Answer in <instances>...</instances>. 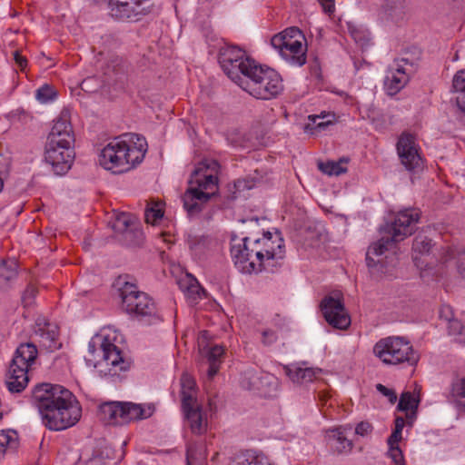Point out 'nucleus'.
Masks as SVG:
<instances>
[{
    "label": "nucleus",
    "instance_id": "obj_1",
    "mask_svg": "<svg viewBox=\"0 0 465 465\" xmlns=\"http://www.w3.org/2000/svg\"><path fill=\"white\" fill-rule=\"evenodd\" d=\"M120 336L116 330L106 327L96 333L88 343V355L85 361L103 377H119L127 371L131 361L119 347Z\"/></svg>",
    "mask_w": 465,
    "mask_h": 465
},
{
    "label": "nucleus",
    "instance_id": "obj_2",
    "mask_svg": "<svg viewBox=\"0 0 465 465\" xmlns=\"http://www.w3.org/2000/svg\"><path fill=\"white\" fill-rule=\"evenodd\" d=\"M147 152L145 139L136 134L114 138L103 148L99 163L114 173H123L140 163Z\"/></svg>",
    "mask_w": 465,
    "mask_h": 465
},
{
    "label": "nucleus",
    "instance_id": "obj_3",
    "mask_svg": "<svg viewBox=\"0 0 465 465\" xmlns=\"http://www.w3.org/2000/svg\"><path fill=\"white\" fill-rule=\"evenodd\" d=\"M419 220L420 211L418 209L408 208L399 212L393 223L389 226L390 236L381 237L369 247L366 254L367 265L369 267L377 266L380 261L376 262L371 256L382 255L393 243L411 235Z\"/></svg>",
    "mask_w": 465,
    "mask_h": 465
},
{
    "label": "nucleus",
    "instance_id": "obj_4",
    "mask_svg": "<svg viewBox=\"0 0 465 465\" xmlns=\"http://www.w3.org/2000/svg\"><path fill=\"white\" fill-rule=\"evenodd\" d=\"M239 86L257 99L269 100L276 97L282 90V78L271 68L255 64L247 76H243Z\"/></svg>",
    "mask_w": 465,
    "mask_h": 465
},
{
    "label": "nucleus",
    "instance_id": "obj_5",
    "mask_svg": "<svg viewBox=\"0 0 465 465\" xmlns=\"http://www.w3.org/2000/svg\"><path fill=\"white\" fill-rule=\"evenodd\" d=\"M37 354V348L32 342L23 343L16 349L5 373V385L11 393H20L27 387L28 371Z\"/></svg>",
    "mask_w": 465,
    "mask_h": 465
},
{
    "label": "nucleus",
    "instance_id": "obj_6",
    "mask_svg": "<svg viewBox=\"0 0 465 465\" xmlns=\"http://www.w3.org/2000/svg\"><path fill=\"white\" fill-rule=\"evenodd\" d=\"M154 407L133 402L107 401L99 406L98 417L105 424L122 425L153 415Z\"/></svg>",
    "mask_w": 465,
    "mask_h": 465
},
{
    "label": "nucleus",
    "instance_id": "obj_7",
    "mask_svg": "<svg viewBox=\"0 0 465 465\" xmlns=\"http://www.w3.org/2000/svg\"><path fill=\"white\" fill-rule=\"evenodd\" d=\"M374 355L384 364L399 365L407 363L414 366L420 360L410 341L401 337H387L380 340L373 347Z\"/></svg>",
    "mask_w": 465,
    "mask_h": 465
},
{
    "label": "nucleus",
    "instance_id": "obj_8",
    "mask_svg": "<svg viewBox=\"0 0 465 465\" xmlns=\"http://www.w3.org/2000/svg\"><path fill=\"white\" fill-rule=\"evenodd\" d=\"M271 45L289 64L302 66L306 63V39L298 27H289L273 35Z\"/></svg>",
    "mask_w": 465,
    "mask_h": 465
},
{
    "label": "nucleus",
    "instance_id": "obj_9",
    "mask_svg": "<svg viewBox=\"0 0 465 465\" xmlns=\"http://www.w3.org/2000/svg\"><path fill=\"white\" fill-rule=\"evenodd\" d=\"M32 401L37 408L42 424L49 430H58V391L51 383L36 385L32 391Z\"/></svg>",
    "mask_w": 465,
    "mask_h": 465
},
{
    "label": "nucleus",
    "instance_id": "obj_10",
    "mask_svg": "<svg viewBox=\"0 0 465 465\" xmlns=\"http://www.w3.org/2000/svg\"><path fill=\"white\" fill-rule=\"evenodd\" d=\"M120 291L123 306L129 314H134L140 320L147 317L149 323L156 319L154 302L145 292H139L134 283L124 282Z\"/></svg>",
    "mask_w": 465,
    "mask_h": 465
},
{
    "label": "nucleus",
    "instance_id": "obj_11",
    "mask_svg": "<svg viewBox=\"0 0 465 465\" xmlns=\"http://www.w3.org/2000/svg\"><path fill=\"white\" fill-rule=\"evenodd\" d=\"M219 63L228 77L238 85L243 76H247L250 69L256 64L246 55L242 49L233 45L225 46L220 50Z\"/></svg>",
    "mask_w": 465,
    "mask_h": 465
},
{
    "label": "nucleus",
    "instance_id": "obj_12",
    "mask_svg": "<svg viewBox=\"0 0 465 465\" xmlns=\"http://www.w3.org/2000/svg\"><path fill=\"white\" fill-rule=\"evenodd\" d=\"M252 241V251L257 252V257L264 262L265 271L273 272L284 257L283 240L279 235H274L273 239L272 234L268 232L262 238Z\"/></svg>",
    "mask_w": 465,
    "mask_h": 465
},
{
    "label": "nucleus",
    "instance_id": "obj_13",
    "mask_svg": "<svg viewBox=\"0 0 465 465\" xmlns=\"http://www.w3.org/2000/svg\"><path fill=\"white\" fill-rule=\"evenodd\" d=\"M60 176L67 173L75 160V137L70 121L69 109L60 113Z\"/></svg>",
    "mask_w": 465,
    "mask_h": 465
},
{
    "label": "nucleus",
    "instance_id": "obj_14",
    "mask_svg": "<svg viewBox=\"0 0 465 465\" xmlns=\"http://www.w3.org/2000/svg\"><path fill=\"white\" fill-rule=\"evenodd\" d=\"M253 242L249 237H244L242 242L231 247V255L235 267L242 273L251 274L265 271L264 262L257 257V252L252 251Z\"/></svg>",
    "mask_w": 465,
    "mask_h": 465
},
{
    "label": "nucleus",
    "instance_id": "obj_15",
    "mask_svg": "<svg viewBox=\"0 0 465 465\" xmlns=\"http://www.w3.org/2000/svg\"><path fill=\"white\" fill-rule=\"evenodd\" d=\"M219 171L220 164L216 160H203L192 173L188 188H194L198 192L212 193L213 197L218 189Z\"/></svg>",
    "mask_w": 465,
    "mask_h": 465
},
{
    "label": "nucleus",
    "instance_id": "obj_16",
    "mask_svg": "<svg viewBox=\"0 0 465 465\" xmlns=\"http://www.w3.org/2000/svg\"><path fill=\"white\" fill-rule=\"evenodd\" d=\"M325 321L338 330H347L351 325V317L345 309L339 293L325 296L320 303Z\"/></svg>",
    "mask_w": 465,
    "mask_h": 465
},
{
    "label": "nucleus",
    "instance_id": "obj_17",
    "mask_svg": "<svg viewBox=\"0 0 465 465\" xmlns=\"http://www.w3.org/2000/svg\"><path fill=\"white\" fill-rule=\"evenodd\" d=\"M396 149L401 164L408 171H415L421 167L422 159L419 153L416 139L412 134H401L397 142Z\"/></svg>",
    "mask_w": 465,
    "mask_h": 465
},
{
    "label": "nucleus",
    "instance_id": "obj_18",
    "mask_svg": "<svg viewBox=\"0 0 465 465\" xmlns=\"http://www.w3.org/2000/svg\"><path fill=\"white\" fill-rule=\"evenodd\" d=\"M81 416L82 408L76 397L60 386V430L74 426Z\"/></svg>",
    "mask_w": 465,
    "mask_h": 465
},
{
    "label": "nucleus",
    "instance_id": "obj_19",
    "mask_svg": "<svg viewBox=\"0 0 465 465\" xmlns=\"http://www.w3.org/2000/svg\"><path fill=\"white\" fill-rule=\"evenodd\" d=\"M110 15L122 21H138L146 14V8L136 0H109Z\"/></svg>",
    "mask_w": 465,
    "mask_h": 465
},
{
    "label": "nucleus",
    "instance_id": "obj_20",
    "mask_svg": "<svg viewBox=\"0 0 465 465\" xmlns=\"http://www.w3.org/2000/svg\"><path fill=\"white\" fill-rule=\"evenodd\" d=\"M408 62L405 59L394 61L387 70L384 85L389 94H398L409 82V74L404 64Z\"/></svg>",
    "mask_w": 465,
    "mask_h": 465
},
{
    "label": "nucleus",
    "instance_id": "obj_21",
    "mask_svg": "<svg viewBox=\"0 0 465 465\" xmlns=\"http://www.w3.org/2000/svg\"><path fill=\"white\" fill-rule=\"evenodd\" d=\"M185 422L191 431L196 435H202L206 432L208 427L207 415L203 411L199 402L182 406Z\"/></svg>",
    "mask_w": 465,
    "mask_h": 465
},
{
    "label": "nucleus",
    "instance_id": "obj_22",
    "mask_svg": "<svg viewBox=\"0 0 465 465\" xmlns=\"http://www.w3.org/2000/svg\"><path fill=\"white\" fill-rule=\"evenodd\" d=\"M212 198V193L198 192L194 188H188L182 197L183 208L188 216L199 215Z\"/></svg>",
    "mask_w": 465,
    "mask_h": 465
},
{
    "label": "nucleus",
    "instance_id": "obj_23",
    "mask_svg": "<svg viewBox=\"0 0 465 465\" xmlns=\"http://www.w3.org/2000/svg\"><path fill=\"white\" fill-rule=\"evenodd\" d=\"M35 333L39 337L41 345L50 351L57 349L56 326H51L45 318H38L35 322Z\"/></svg>",
    "mask_w": 465,
    "mask_h": 465
},
{
    "label": "nucleus",
    "instance_id": "obj_24",
    "mask_svg": "<svg viewBox=\"0 0 465 465\" xmlns=\"http://www.w3.org/2000/svg\"><path fill=\"white\" fill-rule=\"evenodd\" d=\"M285 374L297 384H305L313 381L317 371L312 368L303 367L299 364H291L284 367ZM321 371L319 370L318 372Z\"/></svg>",
    "mask_w": 465,
    "mask_h": 465
},
{
    "label": "nucleus",
    "instance_id": "obj_25",
    "mask_svg": "<svg viewBox=\"0 0 465 465\" xmlns=\"http://www.w3.org/2000/svg\"><path fill=\"white\" fill-rule=\"evenodd\" d=\"M229 465H276L263 453L247 451L236 456Z\"/></svg>",
    "mask_w": 465,
    "mask_h": 465
},
{
    "label": "nucleus",
    "instance_id": "obj_26",
    "mask_svg": "<svg viewBox=\"0 0 465 465\" xmlns=\"http://www.w3.org/2000/svg\"><path fill=\"white\" fill-rule=\"evenodd\" d=\"M181 398L182 406H188L189 404L198 402L195 381L187 373H183L181 377Z\"/></svg>",
    "mask_w": 465,
    "mask_h": 465
},
{
    "label": "nucleus",
    "instance_id": "obj_27",
    "mask_svg": "<svg viewBox=\"0 0 465 465\" xmlns=\"http://www.w3.org/2000/svg\"><path fill=\"white\" fill-rule=\"evenodd\" d=\"M17 262L15 259H0V289H6L16 278Z\"/></svg>",
    "mask_w": 465,
    "mask_h": 465
},
{
    "label": "nucleus",
    "instance_id": "obj_28",
    "mask_svg": "<svg viewBox=\"0 0 465 465\" xmlns=\"http://www.w3.org/2000/svg\"><path fill=\"white\" fill-rule=\"evenodd\" d=\"M449 399L465 409V372L458 374L452 380Z\"/></svg>",
    "mask_w": 465,
    "mask_h": 465
},
{
    "label": "nucleus",
    "instance_id": "obj_29",
    "mask_svg": "<svg viewBox=\"0 0 465 465\" xmlns=\"http://www.w3.org/2000/svg\"><path fill=\"white\" fill-rule=\"evenodd\" d=\"M434 244L431 239L428 238L426 235L418 234L412 243V257L414 262L418 264V261L421 256L429 255L432 251Z\"/></svg>",
    "mask_w": 465,
    "mask_h": 465
},
{
    "label": "nucleus",
    "instance_id": "obj_30",
    "mask_svg": "<svg viewBox=\"0 0 465 465\" xmlns=\"http://www.w3.org/2000/svg\"><path fill=\"white\" fill-rule=\"evenodd\" d=\"M328 438L331 448L339 454L348 453L352 449L351 440H348L341 431L337 430H330Z\"/></svg>",
    "mask_w": 465,
    "mask_h": 465
},
{
    "label": "nucleus",
    "instance_id": "obj_31",
    "mask_svg": "<svg viewBox=\"0 0 465 465\" xmlns=\"http://www.w3.org/2000/svg\"><path fill=\"white\" fill-rule=\"evenodd\" d=\"M58 148V130H56V126L54 125L51 132L47 136V141L45 144V159L47 163L54 166L56 164V161L58 159L57 154Z\"/></svg>",
    "mask_w": 465,
    "mask_h": 465
},
{
    "label": "nucleus",
    "instance_id": "obj_32",
    "mask_svg": "<svg viewBox=\"0 0 465 465\" xmlns=\"http://www.w3.org/2000/svg\"><path fill=\"white\" fill-rule=\"evenodd\" d=\"M327 117H329V115H309L308 123L304 126V132L312 135L319 134L332 124L331 119L325 120Z\"/></svg>",
    "mask_w": 465,
    "mask_h": 465
},
{
    "label": "nucleus",
    "instance_id": "obj_33",
    "mask_svg": "<svg viewBox=\"0 0 465 465\" xmlns=\"http://www.w3.org/2000/svg\"><path fill=\"white\" fill-rule=\"evenodd\" d=\"M452 90L457 94L456 102L459 109L465 112V70H460L454 75Z\"/></svg>",
    "mask_w": 465,
    "mask_h": 465
},
{
    "label": "nucleus",
    "instance_id": "obj_34",
    "mask_svg": "<svg viewBox=\"0 0 465 465\" xmlns=\"http://www.w3.org/2000/svg\"><path fill=\"white\" fill-rule=\"evenodd\" d=\"M223 348L219 345L213 346L208 351L206 357L209 363V368L207 371L209 379L213 378V376L218 372L221 363V357L223 356Z\"/></svg>",
    "mask_w": 465,
    "mask_h": 465
},
{
    "label": "nucleus",
    "instance_id": "obj_35",
    "mask_svg": "<svg viewBox=\"0 0 465 465\" xmlns=\"http://www.w3.org/2000/svg\"><path fill=\"white\" fill-rule=\"evenodd\" d=\"M57 90L54 85L44 84L35 90V100L41 104H50L57 99Z\"/></svg>",
    "mask_w": 465,
    "mask_h": 465
},
{
    "label": "nucleus",
    "instance_id": "obj_36",
    "mask_svg": "<svg viewBox=\"0 0 465 465\" xmlns=\"http://www.w3.org/2000/svg\"><path fill=\"white\" fill-rule=\"evenodd\" d=\"M348 163L346 158H341L339 161H328L326 163L320 162L318 163V168L323 173L327 175H340L347 172V167L345 166Z\"/></svg>",
    "mask_w": 465,
    "mask_h": 465
},
{
    "label": "nucleus",
    "instance_id": "obj_37",
    "mask_svg": "<svg viewBox=\"0 0 465 465\" xmlns=\"http://www.w3.org/2000/svg\"><path fill=\"white\" fill-rule=\"evenodd\" d=\"M18 437L14 430L0 431V460L4 458L8 449H15Z\"/></svg>",
    "mask_w": 465,
    "mask_h": 465
},
{
    "label": "nucleus",
    "instance_id": "obj_38",
    "mask_svg": "<svg viewBox=\"0 0 465 465\" xmlns=\"http://www.w3.org/2000/svg\"><path fill=\"white\" fill-rule=\"evenodd\" d=\"M18 437L14 430L0 431V460L4 458L8 449H15Z\"/></svg>",
    "mask_w": 465,
    "mask_h": 465
},
{
    "label": "nucleus",
    "instance_id": "obj_39",
    "mask_svg": "<svg viewBox=\"0 0 465 465\" xmlns=\"http://www.w3.org/2000/svg\"><path fill=\"white\" fill-rule=\"evenodd\" d=\"M18 437L14 430L0 431V460L4 458L8 449H15Z\"/></svg>",
    "mask_w": 465,
    "mask_h": 465
},
{
    "label": "nucleus",
    "instance_id": "obj_40",
    "mask_svg": "<svg viewBox=\"0 0 465 465\" xmlns=\"http://www.w3.org/2000/svg\"><path fill=\"white\" fill-rule=\"evenodd\" d=\"M163 216V203L160 201L147 204L144 211V218L147 223L156 224Z\"/></svg>",
    "mask_w": 465,
    "mask_h": 465
},
{
    "label": "nucleus",
    "instance_id": "obj_41",
    "mask_svg": "<svg viewBox=\"0 0 465 465\" xmlns=\"http://www.w3.org/2000/svg\"><path fill=\"white\" fill-rule=\"evenodd\" d=\"M385 17L398 18L403 14V5L399 0H386L381 9Z\"/></svg>",
    "mask_w": 465,
    "mask_h": 465
},
{
    "label": "nucleus",
    "instance_id": "obj_42",
    "mask_svg": "<svg viewBox=\"0 0 465 465\" xmlns=\"http://www.w3.org/2000/svg\"><path fill=\"white\" fill-rule=\"evenodd\" d=\"M206 459V451L203 447H198L196 445H190L187 448L186 452V460L187 465H203Z\"/></svg>",
    "mask_w": 465,
    "mask_h": 465
},
{
    "label": "nucleus",
    "instance_id": "obj_43",
    "mask_svg": "<svg viewBox=\"0 0 465 465\" xmlns=\"http://www.w3.org/2000/svg\"><path fill=\"white\" fill-rule=\"evenodd\" d=\"M420 402L419 397L413 393L407 391L401 395L398 409L402 411H416Z\"/></svg>",
    "mask_w": 465,
    "mask_h": 465
},
{
    "label": "nucleus",
    "instance_id": "obj_44",
    "mask_svg": "<svg viewBox=\"0 0 465 465\" xmlns=\"http://www.w3.org/2000/svg\"><path fill=\"white\" fill-rule=\"evenodd\" d=\"M262 379L263 378L258 376L256 371L249 370L244 372L241 381V384L244 389L247 390H259L260 383H262Z\"/></svg>",
    "mask_w": 465,
    "mask_h": 465
},
{
    "label": "nucleus",
    "instance_id": "obj_45",
    "mask_svg": "<svg viewBox=\"0 0 465 465\" xmlns=\"http://www.w3.org/2000/svg\"><path fill=\"white\" fill-rule=\"evenodd\" d=\"M110 67L114 75V81L123 83L129 72V65L122 59H115L112 61Z\"/></svg>",
    "mask_w": 465,
    "mask_h": 465
},
{
    "label": "nucleus",
    "instance_id": "obj_46",
    "mask_svg": "<svg viewBox=\"0 0 465 465\" xmlns=\"http://www.w3.org/2000/svg\"><path fill=\"white\" fill-rule=\"evenodd\" d=\"M181 288L184 291L185 295L192 302H195L201 297V293L203 292L194 278L188 279V285L186 287L181 283Z\"/></svg>",
    "mask_w": 465,
    "mask_h": 465
},
{
    "label": "nucleus",
    "instance_id": "obj_47",
    "mask_svg": "<svg viewBox=\"0 0 465 465\" xmlns=\"http://www.w3.org/2000/svg\"><path fill=\"white\" fill-rule=\"evenodd\" d=\"M405 426V420L402 417H396L395 419V427L391 434V436L387 440L388 445H397L401 440L402 430Z\"/></svg>",
    "mask_w": 465,
    "mask_h": 465
},
{
    "label": "nucleus",
    "instance_id": "obj_48",
    "mask_svg": "<svg viewBox=\"0 0 465 465\" xmlns=\"http://www.w3.org/2000/svg\"><path fill=\"white\" fill-rule=\"evenodd\" d=\"M132 225V217L127 213H121L117 215L113 228L118 232H128Z\"/></svg>",
    "mask_w": 465,
    "mask_h": 465
},
{
    "label": "nucleus",
    "instance_id": "obj_49",
    "mask_svg": "<svg viewBox=\"0 0 465 465\" xmlns=\"http://www.w3.org/2000/svg\"><path fill=\"white\" fill-rule=\"evenodd\" d=\"M449 322V332L457 337L460 342L465 343V326L458 320L452 319Z\"/></svg>",
    "mask_w": 465,
    "mask_h": 465
},
{
    "label": "nucleus",
    "instance_id": "obj_50",
    "mask_svg": "<svg viewBox=\"0 0 465 465\" xmlns=\"http://www.w3.org/2000/svg\"><path fill=\"white\" fill-rule=\"evenodd\" d=\"M102 85V83L94 76L87 77L81 83V89L87 93H94Z\"/></svg>",
    "mask_w": 465,
    "mask_h": 465
},
{
    "label": "nucleus",
    "instance_id": "obj_51",
    "mask_svg": "<svg viewBox=\"0 0 465 465\" xmlns=\"http://www.w3.org/2000/svg\"><path fill=\"white\" fill-rule=\"evenodd\" d=\"M389 451L388 455L393 460L396 465H404V458L401 450L397 445H388Z\"/></svg>",
    "mask_w": 465,
    "mask_h": 465
},
{
    "label": "nucleus",
    "instance_id": "obj_52",
    "mask_svg": "<svg viewBox=\"0 0 465 465\" xmlns=\"http://www.w3.org/2000/svg\"><path fill=\"white\" fill-rule=\"evenodd\" d=\"M227 141L233 147H245L243 137L242 134L237 130L232 131L228 134Z\"/></svg>",
    "mask_w": 465,
    "mask_h": 465
},
{
    "label": "nucleus",
    "instance_id": "obj_53",
    "mask_svg": "<svg viewBox=\"0 0 465 465\" xmlns=\"http://www.w3.org/2000/svg\"><path fill=\"white\" fill-rule=\"evenodd\" d=\"M278 339V335L275 331L271 329H264L262 331V342L266 345H272Z\"/></svg>",
    "mask_w": 465,
    "mask_h": 465
},
{
    "label": "nucleus",
    "instance_id": "obj_54",
    "mask_svg": "<svg viewBox=\"0 0 465 465\" xmlns=\"http://www.w3.org/2000/svg\"><path fill=\"white\" fill-rule=\"evenodd\" d=\"M206 242L207 238L205 237H193L188 240V244L191 250L194 251L195 252H200L202 245L204 246Z\"/></svg>",
    "mask_w": 465,
    "mask_h": 465
},
{
    "label": "nucleus",
    "instance_id": "obj_55",
    "mask_svg": "<svg viewBox=\"0 0 465 465\" xmlns=\"http://www.w3.org/2000/svg\"><path fill=\"white\" fill-rule=\"evenodd\" d=\"M376 389L379 392L387 397L391 403H394L396 401L397 395L392 390L387 388L386 386L381 383H378L376 385Z\"/></svg>",
    "mask_w": 465,
    "mask_h": 465
},
{
    "label": "nucleus",
    "instance_id": "obj_56",
    "mask_svg": "<svg viewBox=\"0 0 465 465\" xmlns=\"http://www.w3.org/2000/svg\"><path fill=\"white\" fill-rule=\"evenodd\" d=\"M372 431V426L367 421H361L357 424L355 433L360 436H367Z\"/></svg>",
    "mask_w": 465,
    "mask_h": 465
},
{
    "label": "nucleus",
    "instance_id": "obj_57",
    "mask_svg": "<svg viewBox=\"0 0 465 465\" xmlns=\"http://www.w3.org/2000/svg\"><path fill=\"white\" fill-rule=\"evenodd\" d=\"M440 317L447 322L454 319L452 308L450 305H442L440 310Z\"/></svg>",
    "mask_w": 465,
    "mask_h": 465
},
{
    "label": "nucleus",
    "instance_id": "obj_58",
    "mask_svg": "<svg viewBox=\"0 0 465 465\" xmlns=\"http://www.w3.org/2000/svg\"><path fill=\"white\" fill-rule=\"evenodd\" d=\"M14 59L20 70L23 71L26 67L27 60L18 51L14 52Z\"/></svg>",
    "mask_w": 465,
    "mask_h": 465
},
{
    "label": "nucleus",
    "instance_id": "obj_59",
    "mask_svg": "<svg viewBox=\"0 0 465 465\" xmlns=\"http://www.w3.org/2000/svg\"><path fill=\"white\" fill-rule=\"evenodd\" d=\"M457 269L460 277L465 280V252L458 258Z\"/></svg>",
    "mask_w": 465,
    "mask_h": 465
},
{
    "label": "nucleus",
    "instance_id": "obj_60",
    "mask_svg": "<svg viewBox=\"0 0 465 465\" xmlns=\"http://www.w3.org/2000/svg\"><path fill=\"white\" fill-rule=\"evenodd\" d=\"M323 11L327 14H331L334 11V0H319Z\"/></svg>",
    "mask_w": 465,
    "mask_h": 465
},
{
    "label": "nucleus",
    "instance_id": "obj_61",
    "mask_svg": "<svg viewBox=\"0 0 465 465\" xmlns=\"http://www.w3.org/2000/svg\"><path fill=\"white\" fill-rule=\"evenodd\" d=\"M35 293L36 290L33 286H30L25 290L23 300L25 302L26 299H33L35 296Z\"/></svg>",
    "mask_w": 465,
    "mask_h": 465
},
{
    "label": "nucleus",
    "instance_id": "obj_62",
    "mask_svg": "<svg viewBox=\"0 0 465 465\" xmlns=\"http://www.w3.org/2000/svg\"><path fill=\"white\" fill-rule=\"evenodd\" d=\"M235 187L238 190L251 189L252 188V184L247 183V182H245L244 180H238L235 183Z\"/></svg>",
    "mask_w": 465,
    "mask_h": 465
},
{
    "label": "nucleus",
    "instance_id": "obj_63",
    "mask_svg": "<svg viewBox=\"0 0 465 465\" xmlns=\"http://www.w3.org/2000/svg\"><path fill=\"white\" fill-rule=\"evenodd\" d=\"M359 35L360 34L358 32L351 33V35L354 38L355 42L361 43V45L363 46L367 43V40L361 38Z\"/></svg>",
    "mask_w": 465,
    "mask_h": 465
},
{
    "label": "nucleus",
    "instance_id": "obj_64",
    "mask_svg": "<svg viewBox=\"0 0 465 465\" xmlns=\"http://www.w3.org/2000/svg\"><path fill=\"white\" fill-rule=\"evenodd\" d=\"M4 172H5V165L0 163V192L2 191L4 187Z\"/></svg>",
    "mask_w": 465,
    "mask_h": 465
}]
</instances>
